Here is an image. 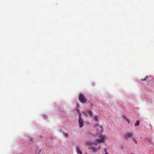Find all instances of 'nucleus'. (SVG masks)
<instances>
[{"label": "nucleus", "mask_w": 154, "mask_h": 154, "mask_svg": "<svg viewBox=\"0 0 154 154\" xmlns=\"http://www.w3.org/2000/svg\"><path fill=\"white\" fill-rule=\"evenodd\" d=\"M79 101L82 103H85L87 101V100L84 95L82 93L79 94Z\"/></svg>", "instance_id": "f257e3e1"}, {"label": "nucleus", "mask_w": 154, "mask_h": 154, "mask_svg": "<svg viewBox=\"0 0 154 154\" xmlns=\"http://www.w3.org/2000/svg\"><path fill=\"white\" fill-rule=\"evenodd\" d=\"M100 139H97L95 140L96 143L100 144L101 143H104L105 140V137L103 135H100L99 136Z\"/></svg>", "instance_id": "f03ea898"}, {"label": "nucleus", "mask_w": 154, "mask_h": 154, "mask_svg": "<svg viewBox=\"0 0 154 154\" xmlns=\"http://www.w3.org/2000/svg\"><path fill=\"white\" fill-rule=\"evenodd\" d=\"M79 127L80 128H81L83 126V124H84V121L82 119L81 117V113L79 112Z\"/></svg>", "instance_id": "7ed1b4c3"}, {"label": "nucleus", "mask_w": 154, "mask_h": 154, "mask_svg": "<svg viewBox=\"0 0 154 154\" xmlns=\"http://www.w3.org/2000/svg\"><path fill=\"white\" fill-rule=\"evenodd\" d=\"M133 132H130L125 134L124 135V137L126 139L131 138L133 136Z\"/></svg>", "instance_id": "20e7f679"}, {"label": "nucleus", "mask_w": 154, "mask_h": 154, "mask_svg": "<svg viewBox=\"0 0 154 154\" xmlns=\"http://www.w3.org/2000/svg\"><path fill=\"white\" fill-rule=\"evenodd\" d=\"M100 147H99L98 148H97L96 147H88V149H92V151L93 152H97L98 150L100 149Z\"/></svg>", "instance_id": "39448f33"}, {"label": "nucleus", "mask_w": 154, "mask_h": 154, "mask_svg": "<svg viewBox=\"0 0 154 154\" xmlns=\"http://www.w3.org/2000/svg\"><path fill=\"white\" fill-rule=\"evenodd\" d=\"M97 131L98 133L100 134L102 133L103 131V126L100 125L97 129Z\"/></svg>", "instance_id": "423d86ee"}, {"label": "nucleus", "mask_w": 154, "mask_h": 154, "mask_svg": "<svg viewBox=\"0 0 154 154\" xmlns=\"http://www.w3.org/2000/svg\"><path fill=\"white\" fill-rule=\"evenodd\" d=\"M76 151L77 153L79 154H82V152L80 149V148L78 147L76 148Z\"/></svg>", "instance_id": "0eeeda50"}, {"label": "nucleus", "mask_w": 154, "mask_h": 154, "mask_svg": "<svg viewBox=\"0 0 154 154\" xmlns=\"http://www.w3.org/2000/svg\"><path fill=\"white\" fill-rule=\"evenodd\" d=\"M87 112L88 113L90 117H92L93 116V113L91 111L88 110L87 111Z\"/></svg>", "instance_id": "6e6552de"}, {"label": "nucleus", "mask_w": 154, "mask_h": 154, "mask_svg": "<svg viewBox=\"0 0 154 154\" xmlns=\"http://www.w3.org/2000/svg\"><path fill=\"white\" fill-rule=\"evenodd\" d=\"M94 120L96 121H98V117L97 116H94Z\"/></svg>", "instance_id": "1a4fd4ad"}, {"label": "nucleus", "mask_w": 154, "mask_h": 154, "mask_svg": "<svg viewBox=\"0 0 154 154\" xmlns=\"http://www.w3.org/2000/svg\"><path fill=\"white\" fill-rule=\"evenodd\" d=\"M63 135L65 137H66L67 138L68 134L67 133H63Z\"/></svg>", "instance_id": "9d476101"}, {"label": "nucleus", "mask_w": 154, "mask_h": 154, "mask_svg": "<svg viewBox=\"0 0 154 154\" xmlns=\"http://www.w3.org/2000/svg\"><path fill=\"white\" fill-rule=\"evenodd\" d=\"M140 122L138 120L137 121L136 123L135 124V126H138L139 125Z\"/></svg>", "instance_id": "9b49d317"}, {"label": "nucleus", "mask_w": 154, "mask_h": 154, "mask_svg": "<svg viewBox=\"0 0 154 154\" xmlns=\"http://www.w3.org/2000/svg\"><path fill=\"white\" fill-rule=\"evenodd\" d=\"M148 77V76H146L145 78L144 79H141V80L142 81H145L146 80V79H147V78Z\"/></svg>", "instance_id": "f8f14e48"}, {"label": "nucleus", "mask_w": 154, "mask_h": 154, "mask_svg": "<svg viewBox=\"0 0 154 154\" xmlns=\"http://www.w3.org/2000/svg\"><path fill=\"white\" fill-rule=\"evenodd\" d=\"M122 117L124 119H127V118L126 117V116H125V115H123L122 116Z\"/></svg>", "instance_id": "ddd939ff"}, {"label": "nucleus", "mask_w": 154, "mask_h": 154, "mask_svg": "<svg viewBox=\"0 0 154 154\" xmlns=\"http://www.w3.org/2000/svg\"><path fill=\"white\" fill-rule=\"evenodd\" d=\"M105 149V154H109V153L107 152V150L106 149Z\"/></svg>", "instance_id": "4468645a"}, {"label": "nucleus", "mask_w": 154, "mask_h": 154, "mask_svg": "<svg viewBox=\"0 0 154 154\" xmlns=\"http://www.w3.org/2000/svg\"><path fill=\"white\" fill-rule=\"evenodd\" d=\"M99 127V125L98 124H96V125H95V128H97V127Z\"/></svg>", "instance_id": "2eb2a0df"}, {"label": "nucleus", "mask_w": 154, "mask_h": 154, "mask_svg": "<svg viewBox=\"0 0 154 154\" xmlns=\"http://www.w3.org/2000/svg\"><path fill=\"white\" fill-rule=\"evenodd\" d=\"M126 120L128 122V123H130V121L129 120L128 118Z\"/></svg>", "instance_id": "dca6fc26"}, {"label": "nucleus", "mask_w": 154, "mask_h": 154, "mask_svg": "<svg viewBox=\"0 0 154 154\" xmlns=\"http://www.w3.org/2000/svg\"><path fill=\"white\" fill-rule=\"evenodd\" d=\"M83 113L85 115H86V113L85 112H83Z\"/></svg>", "instance_id": "f3484780"}, {"label": "nucleus", "mask_w": 154, "mask_h": 154, "mask_svg": "<svg viewBox=\"0 0 154 154\" xmlns=\"http://www.w3.org/2000/svg\"><path fill=\"white\" fill-rule=\"evenodd\" d=\"M91 105L93 106V103H91Z\"/></svg>", "instance_id": "a211bd4d"}, {"label": "nucleus", "mask_w": 154, "mask_h": 154, "mask_svg": "<svg viewBox=\"0 0 154 154\" xmlns=\"http://www.w3.org/2000/svg\"><path fill=\"white\" fill-rule=\"evenodd\" d=\"M86 144L88 145V144H90V143H87Z\"/></svg>", "instance_id": "6ab92c4d"}, {"label": "nucleus", "mask_w": 154, "mask_h": 154, "mask_svg": "<svg viewBox=\"0 0 154 154\" xmlns=\"http://www.w3.org/2000/svg\"><path fill=\"white\" fill-rule=\"evenodd\" d=\"M135 143H137V142L136 141H135Z\"/></svg>", "instance_id": "aec40b11"}, {"label": "nucleus", "mask_w": 154, "mask_h": 154, "mask_svg": "<svg viewBox=\"0 0 154 154\" xmlns=\"http://www.w3.org/2000/svg\"><path fill=\"white\" fill-rule=\"evenodd\" d=\"M85 154H87V153H85Z\"/></svg>", "instance_id": "412c9836"}]
</instances>
